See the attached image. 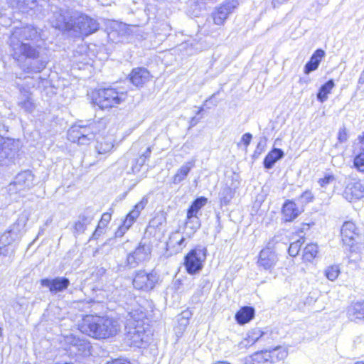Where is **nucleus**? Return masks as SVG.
<instances>
[{
    "label": "nucleus",
    "instance_id": "53",
    "mask_svg": "<svg viewBox=\"0 0 364 364\" xmlns=\"http://www.w3.org/2000/svg\"><path fill=\"white\" fill-rule=\"evenodd\" d=\"M129 228H130L129 226L122 223V224L117 228L114 233L115 237H123Z\"/></svg>",
    "mask_w": 364,
    "mask_h": 364
},
{
    "label": "nucleus",
    "instance_id": "51",
    "mask_svg": "<svg viewBox=\"0 0 364 364\" xmlns=\"http://www.w3.org/2000/svg\"><path fill=\"white\" fill-rule=\"evenodd\" d=\"M349 250H350V255L348 256L349 257V261L350 262H357L358 261H360L361 259V256H360V252L362 250L360 251H355L353 250V248H349Z\"/></svg>",
    "mask_w": 364,
    "mask_h": 364
},
{
    "label": "nucleus",
    "instance_id": "12",
    "mask_svg": "<svg viewBox=\"0 0 364 364\" xmlns=\"http://www.w3.org/2000/svg\"><path fill=\"white\" fill-rule=\"evenodd\" d=\"M74 18L75 16H70L69 11L60 10L54 13L51 19V24L53 27L63 31H67L71 35Z\"/></svg>",
    "mask_w": 364,
    "mask_h": 364
},
{
    "label": "nucleus",
    "instance_id": "6",
    "mask_svg": "<svg viewBox=\"0 0 364 364\" xmlns=\"http://www.w3.org/2000/svg\"><path fill=\"white\" fill-rule=\"evenodd\" d=\"M14 58L18 62L23 60L32 59L28 69L35 73H40L46 66L47 62L43 60H36L38 53L35 47H15L13 53Z\"/></svg>",
    "mask_w": 364,
    "mask_h": 364
},
{
    "label": "nucleus",
    "instance_id": "24",
    "mask_svg": "<svg viewBox=\"0 0 364 364\" xmlns=\"http://www.w3.org/2000/svg\"><path fill=\"white\" fill-rule=\"evenodd\" d=\"M347 316L353 321L364 319V301L350 305L347 309Z\"/></svg>",
    "mask_w": 364,
    "mask_h": 364
},
{
    "label": "nucleus",
    "instance_id": "46",
    "mask_svg": "<svg viewBox=\"0 0 364 364\" xmlns=\"http://www.w3.org/2000/svg\"><path fill=\"white\" fill-rule=\"evenodd\" d=\"M145 161H146L145 158L143 156H139V158L135 159L132 161V172L133 173H136L139 172V171L141 170V168L145 164Z\"/></svg>",
    "mask_w": 364,
    "mask_h": 364
},
{
    "label": "nucleus",
    "instance_id": "2",
    "mask_svg": "<svg viewBox=\"0 0 364 364\" xmlns=\"http://www.w3.org/2000/svg\"><path fill=\"white\" fill-rule=\"evenodd\" d=\"M127 94L113 87L100 88L92 93V100L100 109L115 107L125 101Z\"/></svg>",
    "mask_w": 364,
    "mask_h": 364
},
{
    "label": "nucleus",
    "instance_id": "47",
    "mask_svg": "<svg viewBox=\"0 0 364 364\" xmlns=\"http://www.w3.org/2000/svg\"><path fill=\"white\" fill-rule=\"evenodd\" d=\"M147 203V199L143 198L139 203H137L134 205V208L131 210V212L139 218L141 212L142 211V210L144 209Z\"/></svg>",
    "mask_w": 364,
    "mask_h": 364
},
{
    "label": "nucleus",
    "instance_id": "32",
    "mask_svg": "<svg viewBox=\"0 0 364 364\" xmlns=\"http://www.w3.org/2000/svg\"><path fill=\"white\" fill-rule=\"evenodd\" d=\"M113 139L112 136L101 137L97 141L95 149L99 154L109 153L113 148Z\"/></svg>",
    "mask_w": 364,
    "mask_h": 364
},
{
    "label": "nucleus",
    "instance_id": "10",
    "mask_svg": "<svg viewBox=\"0 0 364 364\" xmlns=\"http://www.w3.org/2000/svg\"><path fill=\"white\" fill-rule=\"evenodd\" d=\"M239 6L237 0H226L213 13L212 17L215 24L220 26L224 23L229 15Z\"/></svg>",
    "mask_w": 364,
    "mask_h": 364
},
{
    "label": "nucleus",
    "instance_id": "52",
    "mask_svg": "<svg viewBox=\"0 0 364 364\" xmlns=\"http://www.w3.org/2000/svg\"><path fill=\"white\" fill-rule=\"evenodd\" d=\"M314 198V195L310 191H304L300 196V199L302 203H308L311 202Z\"/></svg>",
    "mask_w": 364,
    "mask_h": 364
},
{
    "label": "nucleus",
    "instance_id": "9",
    "mask_svg": "<svg viewBox=\"0 0 364 364\" xmlns=\"http://www.w3.org/2000/svg\"><path fill=\"white\" fill-rule=\"evenodd\" d=\"M151 247L149 245L140 242L139 246L129 253L127 257V264L129 268H135L139 264L147 261L150 258Z\"/></svg>",
    "mask_w": 364,
    "mask_h": 364
},
{
    "label": "nucleus",
    "instance_id": "60",
    "mask_svg": "<svg viewBox=\"0 0 364 364\" xmlns=\"http://www.w3.org/2000/svg\"><path fill=\"white\" fill-rule=\"evenodd\" d=\"M287 1L288 0H273V2H274V4H276V3H277V4H283V3H284V2Z\"/></svg>",
    "mask_w": 364,
    "mask_h": 364
},
{
    "label": "nucleus",
    "instance_id": "58",
    "mask_svg": "<svg viewBox=\"0 0 364 364\" xmlns=\"http://www.w3.org/2000/svg\"><path fill=\"white\" fill-rule=\"evenodd\" d=\"M151 152V147H148L146 149V150L145 151V152L141 156L144 157L145 160H146V159H148L150 156Z\"/></svg>",
    "mask_w": 364,
    "mask_h": 364
},
{
    "label": "nucleus",
    "instance_id": "57",
    "mask_svg": "<svg viewBox=\"0 0 364 364\" xmlns=\"http://www.w3.org/2000/svg\"><path fill=\"white\" fill-rule=\"evenodd\" d=\"M5 252H2V250L0 249V255H3L4 256H11L14 254V248L10 249V252L8 249L5 250Z\"/></svg>",
    "mask_w": 364,
    "mask_h": 364
},
{
    "label": "nucleus",
    "instance_id": "30",
    "mask_svg": "<svg viewBox=\"0 0 364 364\" xmlns=\"http://www.w3.org/2000/svg\"><path fill=\"white\" fill-rule=\"evenodd\" d=\"M208 199L205 197H199L196 198L191 204L187 212V218L191 220L193 218H198L199 210L205 205Z\"/></svg>",
    "mask_w": 364,
    "mask_h": 364
},
{
    "label": "nucleus",
    "instance_id": "11",
    "mask_svg": "<svg viewBox=\"0 0 364 364\" xmlns=\"http://www.w3.org/2000/svg\"><path fill=\"white\" fill-rule=\"evenodd\" d=\"M158 281L156 273H147L145 271H139L133 279L134 288L139 290L149 291L152 289Z\"/></svg>",
    "mask_w": 364,
    "mask_h": 364
},
{
    "label": "nucleus",
    "instance_id": "36",
    "mask_svg": "<svg viewBox=\"0 0 364 364\" xmlns=\"http://www.w3.org/2000/svg\"><path fill=\"white\" fill-rule=\"evenodd\" d=\"M18 240V238H14L13 237V234L9 232L8 230L5 232H4L0 237V243L4 247H0V249L2 250V252H5L6 249L10 252L11 248H14V252H15V245H12L15 240Z\"/></svg>",
    "mask_w": 364,
    "mask_h": 364
},
{
    "label": "nucleus",
    "instance_id": "62",
    "mask_svg": "<svg viewBox=\"0 0 364 364\" xmlns=\"http://www.w3.org/2000/svg\"><path fill=\"white\" fill-rule=\"evenodd\" d=\"M191 122L193 123L194 124H196L197 123V120H196V117L192 118Z\"/></svg>",
    "mask_w": 364,
    "mask_h": 364
},
{
    "label": "nucleus",
    "instance_id": "38",
    "mask_svg": "<svg viewBox=\"0 0 364 364\" xmlns=\"http://www.w3.org/2000/svg\"><path fill=\"white\" fill-rule=\"evenodd\" d=\"M335 84L333 80H329L323 85L317 94L318 100L321 102H325L328 99V95L331 92Z\"/></svg>",
    "mask_w": 364,
    "mask_h": 364
},
{
    "label": "nucleus",
    "instance_id": "29",
    "mask_svg": "<svg viewBox=\"0 0 364 364\" xmlns=\"http://www.w3.org/2000/svg\"><path fill=\"white\" fill-rule=\"evenodd\" d=\"M323 55L324 51L323 50H316L311 56L310 60L306 64L304 73L309 74V73L316 70Z\"/></svg>",
    "mask_w": 364,
    "mask_h": 364
},
{
    "label": "nucleus",
    "instance_id": "3",
    "mask_svg": "<svg viewBox=\"0 0 364 364\" xmlns=\"http://www.w3.org/2000/svg\"><path fill=\"white\" fill-rule=\"evenodd\" d=\"M33 186L34 175L26 170L18 173L6 189L11 200H17Z\"/></svg>",
    "mask_w": 364,
    "mask_h": 364
},
{
    "label": "nucleus",
    "instance_id": "64",
    "mask_svg": "<svg viewBox=\"0 0 364 364\" xmlns=\"http://www.w3.org/2000/svg\"><path fill=\"white\" fill-rule=\"evenodd\" d=\"M203 107H200V108L198 110V112H197V114H199L203 111Z\"/></svg>",
    "mask_w": 364,
    "mask_h": 364
},
{
    "label": "nucleus",
    "instance_id": "41",
    "mask_svg": "<svg viewBox=\"0 0 364 364\" xmlns=\"http://www.w3.org/2000/svg\"><path fill=\"white\" fill-rule=\"evenodd\" d=\"M94 124L81 125L82 137L85 138V144H87L95 138Z\"/></svg>",
    "mask_w": 364,
    "mask_h": 364
},
{
    "label": "nucleus",
    "instance_id": "25",
    "mask_svg": "<svg viewBox=\"0 0 364 364\" xmlns=\"http://www.w3.org/2000/svg\"><path fill=\"white\" fill-rule=\"evenodd\" d=\"M358 151L355 156L353 164L358 171L364 172V132L358 136Z\"/></svg>",
    "mask_w": 364,
    "mask_h": 364
},
{
    "label": "nucleus",
    "instance_id": "23",
    "mask_svg": "<svg viewBox=\"0 0 364 364\" xmlns=\"http://www.w3.org/2000/svg\"><path fill=\"white\" fill-rule=\"evenodd\" d=\"M300 211L296 203L291 200H287L282 207L284 220L287 222L292 221L298 217Z\"/></svg>",
    "mask_w": 364,
    "mask_h": 364
},
{
    "label": "nucleus",
    "instance_id": "63",
    "mask_svg": "<svg viewBox=\"0 0 364 364\" xmlns=\"http://www.w3.org/2000/svg\"><path fill=\"white\" fill-rule=\"evenodd\" d=\"M15 40H16V39H14L13 41H11V43L10 44V46H12V44H14V45H18V43H16V42H15Z\"/></svg>",
    "mask_w": 364,
    "mask_h": 364
},
{
    "label": "nucleus",
    "instance_id": "35",
    "mask_svg": "<svg viewBox=\"0 0 364 364\" xmlns=\"http://www.w3.org/2000/svg\"><path fill=\"white\" fill-rule=\"evenodd\" d=\"M12 144L6 141L0 135V162L6 159H11L14 155V151L11 149Z\"/></svg>",
    "mask_w": 364,
    "mask_h": 364
},
{
    "label": "nucleus",
    "instance_id": "40",
    "mask_svg": "<svg viewBox=\"0 0 364 364\" xmlns=\"http://www.w3.org/2000/svg\"><path fill=\"white\" fill-rule=\"evenodd\" d=\"M234 196L233 190L228 187L225 186L222 188L219 193L220 200L221 204L227 205L229 204Z\"/></svg>",
    "mask_w": 364,
    "mask_h": 364
},
{
    "label": "nucleus",
    "instance_id": "61",
    "mask_svg": "<svg viewBox=\"0 0 364 364\" xmlns=\"http://www.w3.org/2000/svg\"><path fill=\"white\" fill-rule=\"evenodd\" d=\"M55 364H73L72 362H56Z\"/></svg>",
    "mask_w": 364,
    "mask_h": 364
},
{
    "label": "nucleus",
    "instance_id": "8",
    "mask_svg": "<svg viewBox=\"0 0 364 364\" xmlns=\"http://www.w3.org/2000/svg\"><path fill=\"white\" fill-rule=\"evenodd\" d=\"M65 343L68 346L67 350L75 355L87 356L90 354V343L79 336L70 334L64 338Z\"/></svg>",
    "mask_w": 364,
    "mask_h": 364
},
{
    "label": "nucleus",
    "instance_id": "59",
    "mask_svg": "<svg viewBox=\"0 0 364 364\" xmlns=\"http://www.w3.org/2000/svg\"><path fill=\"white\" fill-rule=\"evenodd\" d=\"M117 290H116L115 293H112L110 296H107V299L109 300L115 301L117 299Z\"/></svg>",
    "mask_w": 364,
    "mask_h": 364
},
{
    "label": "nucleus",
    "instance_id": "56",
    "mask_svg": "<svg viewBox=\"0 0 364 364\" xmlns=\"http://www.w3.org/2000/svg\"><path fill=\"white\" fill-rule=\"evenodd\" d=\"M106 364H131V363L126 360L116 359V360H112L110 362H107Z\"/></svg>",
    "mask_w": 364,
    "mask_h": 364
},
{
    "label": "nucleus",
    "instance_id": "34",
    "mask_svg": "<svg viewBox=\"0 0 364 364\" xmlns=\"http://www.w3.org/2000/svg\"><path fill=\"white\" fill-rule=\"evenodd\" d=\"M37 0H7L11 7L18 9L21 11L33 9L36 6Z\"/></svg>",
    "mask_w": 364,
    "mask_h": 364
},
{
    "label": "nucleus",
    "instance_id": "49",
    "mask_svg": "<svg viewBox=\"0 0 364 364\" xmlns=\"http://www.w3.org/2000/svg\"><path fill=\"white\" fill-rule=\"evenodd\" d=\"M138 217L135 215L134 213H132L131 211L126 215L125 218L124 219L123 222L124 224H126L127 226L131 228L132 225L135 223Z\"/></svg>",
    "mask_w": 364,
    "mask_h": 364
},
{
    "label": "nucleus",
    "instance_id": "44",
    "mask_svg": "<svg viewBox=\"0 0 364 364\" xmlns=\"http://www.w3.org/2000/svg\"><path fill=\"white\" fill-rule=\"evenodd\" d=\"M304 242V239L301 238L291 243L288 250L289 255L291 257H296L299 254V252Z\"/></svg>",
    "mask_w": 364,
    "mask_h": 364
},
{
    "label": "nucleus",
    "instance_id": "45",
    "mask_svg": "<svg viewBox=\"0 0 364 364\" xmlns=\"http://www.w3.org/2000/svg\"><path fill=\"white\" fill-rule=\"evenodd\" d=\"M107 225L99 221L98 225L92 235V239L97 240L101 235L105 234Z\"/></svg>",
    "mask_w": 364,
    "mask_h": 364
},
{
    "label": "nucleus",
    "instance_id": "17",
    "mask_svg": "<svg viewBox=\"0 0 364 364\" xmlns=\"http://www.w3.org/2000/svg\"><path fill=\"white\" fill-rule=\"evenodd\" d=\"M30 213L27 210L23 211L16 222L9 228V232L13 234L14 238H21L26 232V225L29 219Z\"/></svg>",
    "mask_w": 364,
    "mask_h": 364
},
{
    "label": "nucleus",
    "instance_id": "14",
    "mask_svg": "<svg viewBox=\"0 0 364 364\" xmlns=\"http://www.w3.org/2000/svg\"><path fill=\"white\" fill-rule=\"evenodd\" d=\"M364 196V186L360 181H350L343 191V197L353 202Z\"/></svg>",
    "mask_w": 364,
    "mask_h": 364
},
{
    "label": "nucleus",
    "instance_id": "31",
    "mask_svg": "<svg viewBox=\"0 0 364 364\" xmlns=\"http://www.w3.org/2000/svg\"><path fill=\"white\" fill-rule=\"evenodd\" d=\"M254 315L255 310L252 307L245 306L235 314V319L239 324L242 325L250 321Z\"/></svg>",
    "mask_w": 364,
    "mask_h": 364
},
{
    "label": "nucleus",
    "instance_id": "37",
    "mask_svg": "<svg viewBox=\"0 0 364 364\" xmlns=\"http://www.w3.org/2000/svg\"><path fill=\"white\" fill-rule=\"evenodd\" d=\"M92 218L82 214L79 216L78 220L75 223L74 230L76 234H81L86 230L87 225L91 223Z\"/></svg>",
    "mask_w": 364,
    "mask_h": 364
},
{
    "label": "nucleus",
    "instance_id": "16",
    "mask_svg": "<svg viewBox=\"0 0 364 364\" xmlns=\"http://www.w3.org/2000/svg\"><path fill=\"white\" fill-rule=\"evenodd\" d=\"M278 261L277 254L269 248L261 250L257 261L258 265L265 270L272 269Z\"/></svg>",
    "mask_w": 364,
    "mask_h": 364
},
{
    "label": "nucleus",
    "instance_id": "39",
    "mask_svg": "<svg viewBox=\"0 0 364 364\" xmlns=\"http://www.w3.org/2000/svg\"><path fill=\"white\" fill-rule=\"evenodd\" d=\"M318 246L316 244L307 245L303 253V259L306 262H311L317 256L318 252Z\"/></svg>",
    "mask_w": 364,
    "mask_h": 364
},
{
    "label": "nucleus",
    "instance_id": "19",
    "mask_svg": "<svg viewBox=\"0 0 364 364\" xmlns=\"http://www.w3.org/2000/svg\"><path fill=\"white\" fill-rule=\"evenodd\" d=\"M127 340L131 346L141 348L144 343L148 342L147 336L142 327L132 328L127 334Z\"/></svg>",
    "mask_w": 364,
    "mask_h": 364
},
{
    "label": "nucleus",
    "instance_id": "43",
    "mask_svg": "<svg viewBox=\"0 0 364 364\" xmlns=\"http://www.w3.org/2000/svg\"><path fill=\"white\" fill-rule=\"evenodd\" d=\"M263 335V333L257 328L253 329L252 331H250L247 334V337L245 338V341H247V344H254L256 341H257L259 338Z\"/></svg>",
    "mask_w": 364,
    "mask_h": 364
},
{
    "label": "nucleus",
    "instance_id": "48",
    "mask_svg": "<svg viewBox=\"0 0 364 364\" xmlns=\"http://www.w3.org/2000/svg\"><path fill=\"white\" fill-rule=\"evenodd\" d=\"M337 138L338 142L341 144L345 143L348 141V135L346 128L344 126L339 129Z\"/></svg>",
    "mask_w": 364,
    "mask_h": 364
},
{
    "label": "nucleus",
    "instance_id": "18",
    "mask_svg": "<svg viewBox=\"0 0 364 364\" xmlns=\"http://www.w3.org/2000/svg\"><path fill=\"white\" fill-rule=\"evenodd\" d=\"M108 29L110 31L107 32V37L110 40L111 43L117 44L121 43L119 40L117 38L119 36H122L127 33V24L119 22L117 21H111L108 24Z\"/></svg>",
    "mask_w": 364,
    "mask_h": 364
},
{
    "label": "nucleus",
    "instance_id": "55",
    "mask_svg": "<svg viewBox=\"0 0 364 364\" xmlns=\"http://www.w3.org/2000/svg\"><path fill=\"white\" fill-rule=\"evenodd\" d=\"M112 218V215L109 213H104L101 217L100 222L108 225Z\"/></svg>",
    "mask_w": 364,
    "mask_h": 364
},
{
    "label": "nucleus",
    "instance_id": "42",
    "mask_svg": "<svg viewBox=\"0 0 364 364\" xmlns=\"http://www.w3.org/2000/svg\"><path fill=\"white\" fill-rule=\"evenodd\" d=\"M340 274V268L338 265H331L325 269V275L328 279L334 281L337 279Z\"/></svg>",
    "mask_w": 364,
    "mask_h": 364
},
{
    "label": "nucleus",
    "instance_id": "1",
    "mask_svg": "<svg viewBox=\"0 0 364 364\" xmlns=\"http://www.w3.org/2000/svg\"><path fill=\"white\" fill-rule=\"evenodd\" d=\"M80 331L97 339L115 336L119 331L118 321L107 316L86 315L80 324Z\"/></svg>",
    "mask_w": 364,
    "mask_h": 364
},
{
    "label": "nucleus",
    "instance_id": "50",
    "mask_svg": "<svg viewBox=\"0 0 364 364\" xmlns=\"http://www.w3.org/2000/svg\"><path fill=\"white\" fill-rule=\"evenodd\" d=\"M335 181V178L333 175L327 174L323 178H320L318 181L321 187H326Z\"/></svg>",
    "mask_w": 364,
    "mask_h": 364
},
{
    "label": "nucleus",
    "instance_id": "33",
    "mask_svg": "<svg viewBox=\"0 0 364 364\" xmlns=\"http://www.w3.org/2000/svg\"><path fill=\"white\" fill-rule=\"evenodd\" d=\"M81 131V124H75L70 127L68 132V139L74 143L85 145V138Z\"/></svg>",
    "mask_w": 364,
    "mask_h": 364
},
{
    "label": "nucleus",
    "instance_id": "27",
    "mask_svg": "<svg viewBox=\"0 0 364 364\" xmlns=\"http://www.w3.org/2000/svg\"><path fill=\"white\" fill-rule=\"evenodd\" d=\"M284 153L282 149L274 148L268 153L264 159L263 164L264 168L267 169L272 168L277 161L284 157Z\"/></svg>",
    "mask_w": 364,
    "mask_h": 364
},
{
    "label": "nucleus",
    "instance_id": "7",
    "mask_svg": "<svg viewBox=\"0 0 364 364\" xmlns=\"http://www.w3.org/2000/svg\"><path fill=\"white\" fill-rule=\"evenodd\" d=\"M206 251L205 247H197L187 254L184 264L188 274H197L203 269V262L206 259Z\"/></svg>",
    "mask_w": 364,
    "mask_h": 364
},
{
    "label": "nucleus",
    "instance_id": "26",
    "mask_svg": "<svg viewBox=\"0 0 364 364\" xmlns=\"http://www.w3.org/2000/svg\"><path fill=\"white\" fill-rule=\"evenodd\" d=\"M184 241L185 238L179 232H172L166 242L167 249H174V252H178L185 246Z\"/></svg>",
    "mask_w": 364,
    "mask_h": 364
},
{
    "label": "nucleus",
    "instance_id": "5",
    "mask_svg": "<svg viewBox=\"0 0 364 364\" xmlns=\"http://www.w3.org/2000/svg\"><path fill=\"white\" fill-rule=\"evenodd\" d=\"M99 28L98 22L86 15L75 16L73 23L71 36L74 37L87 36Z\"/></svg>",
    "mask_w": 364,
    "mask_h": 364
},
{
    "label": "nucleus",
    "instance_id": "28",
    "mask_svg": "<svg viewBox=\"0 0 364 364\" xmlns=\"http://www.w3.org/2000/svg\"><path fill=\"white\" fill-rule=\"evenodd\" d=\"M195 161L191 160L186 162L181 168L177 171L176 174L173 177V183L178 184L183 181L188 176L190 171L194 167Z\"/></svg>",
    "mask_w": 364,
    "mask_h": 364
},
{
    "label": "nucleus",
    "instance_id": "54",
    "mask_svg": "<svg viewBox=\"0 0 364 364\" xmlns=\"http://www.w3.org/2000/svg\"><path fill=\"white\" fill-rule=\"evenodd\" d=\"M252 137V136L251 134L246 133L242 135L240 143H242L245 145V148H247L250 144Z\"/></svg>",
    "mask_w": 364,
    "mask_h": 364
},
{
    "label": "nucleus",
    "instance_id": "13",
    "mask_svg": "<svg viewBox=\"0 0 364 364\" xmlns=\"http://www.w3.org/2000/svg\"><path fill=\"white\" fill-rule=\"evenodd\" d=\"M287 356V352L282 350L281 348H274L272 350H262L257 352L252 355L253 362L260 363L265 362L274 363L282 360Z\"/></svg>",
    "mask_w": 364,
    "mask_h": 364
},
{
    "label": "nucleus",
    "instance_id": "15",
    "mask_svg": "<svg viewBox=\"0 0 364 364\" xmlns=\"http://www.w3.org/2000/svg\"><path fill=\"white\" fill-rule=\"evenodd\" d=\"M42 286L48 287L51 293L63 291L70 285V280L66 277H58L54 279H43Z\"/></svg>",
    "mask_w": 364,
    "mask_h": 364
},
{
    "label": "nucleus",
    "instance_id": "20",
    "mask_svg": "<svg viewBox=\"0 0 364 364\" xmlns=\"http://www.w3.org/2000/svg\"><path fill=\"white\" fill-rule=\"evenodd\" d=\"M20 95L18 100V106L26 112H32L36 108V105L32 97V93L25 87H20Z\"/></svg>",
    "mask_w": 364,
    "mask_h": 364
},
{
    "label": "nucleus",
    "instance_id": "21",
    "mask_svg": "<svg viewBox=\"0 0 364 364\" xmlns=\"http://www.w3.org/2000/svg\"><path fill=\"white\" fill-rule=\"evenodd\" d=\"M37 35V31L31 27L27 26L26 27L16 28L11 36V41L17 39L21 41L20 46H29L28 43L23 42V39L33 38Z\"/></svg>",
    "mask_w": 364,
    "mask_h": 364
},
{
    "label": "nucleus",
    "instance_id": "4",
    "mask_svg": "<svg viewBox=\"0 0 364 364\" xmlns=\"http://www.w3.org/2000/svg\"><path fill=\"white\" fill-rule=\"evenodd\" d=\"M341 235L346 246L353 248L355 251L359 252L363 250L362 236L353 222L347 221L343 224Z\"/></svg>",
    "mask_w": 364,
    "mask_h": 364
},
{
    "label": "nucleus",
    "instance_id": "22",
    "mask_svg": "<svg viewBox=\"0 0 364 364\" xmlns=\"http://www.w3.org/2000/svg\"><path fill=\"white\" fill-rule=\"evenodd\" d=\"M151 75L149 72L143 68H135L130 74V80L136 87H142L149 81Z\"/></svg>",
    "mask_w": 364,
    "mask_h": 364
}]
</instances>
